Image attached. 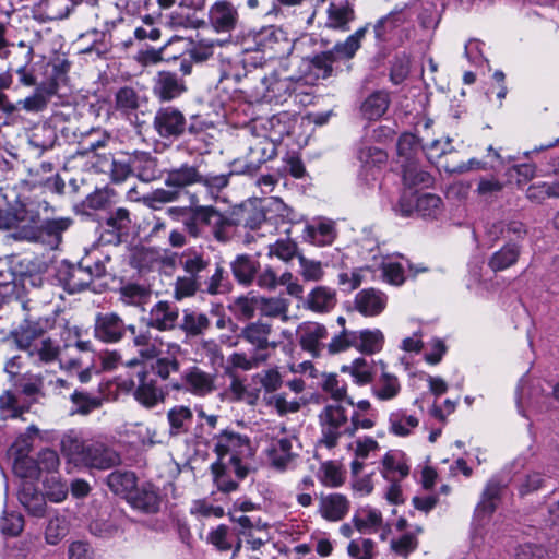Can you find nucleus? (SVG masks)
Returning <instances> with one entry per match:
<instances>
[{"label":"nucleus","mask_w":559,"mask_h":559,"mask_svg":"<svg viewBox=\"0 0 559 559\" xmlns=\"http://www.w3.org/2000/svg\"><path fill=\"white\" fill-rule=\"evenodd\" d=\"M210 22L216 32H229L237 22V11L225 1L216 2L210 10Z\"/></svg>","instance_id":"nucleus-22"},{"label":"nucleus","mask_w":559,"mask_h":559,"mask_svg":"<svg viewBox=\"0 0 559 559\" xmlns=\"http://www.w3.org/2000/svg\"><path fill=\"white\" fill-rule=\"evenodd\" d=\"M192 418L193 413L188 406L177 405L170 408L167 413L170 435L178 436L187 432Z\"/></svg>","instance_id":"nucleus-30"},{"label":"nucleus","mask_w":559,"mask_h":559,"mask_svg":"<svg viewBox=\"0 0 559 559\" xmlns=\"http://www.w3.org/2000/svg\"><path fill=\"white\" fill-rule=\"evenodd\" d=\"M13 469L16 475L23 478H37L38 468L37 462L27 455H16L13 464Z\"/></svg>","instance_id":"nucleus-57"},{"label":"nucleus","mask_w":559,"mask_h":559,"mask_svg":"<svg viewBox=\"0 0 559 559\" xmlns=\"http://www.w3.org/2000/svg\"><path fill=\"white\" fill-rule=\"evenodd\" d=\"M352 523L355 530L361 534L380 533L379 537L382 542H385L391 533V526L384 521L381 510L370 504L357 508Z\"/></svg>","instance_id":"nucleus-6"},{"label":"nucleus","mask_w":559,"mask_h":559,"mask_svg":"<svg viewBox=\"0 0 559 559\" xmlns=\"http://www.w3.org/2000/svg\"><path fill=\"white\" fill-rule=\"evenodd\" d=\"M519 255L520 248L516 245H507L491 255L488 265L493 272L503 271L512 266Z\"/></svg>","instance_id":"nucleus-36"},{"label":"nucleus","mask_w":559,"mask_h":559,"mask_svg":"<svg viewBox=\"0 0 559 559\" xmlns=\"http://www.w3.org/2000/svg\"><path fill=\"white\" fill-rule=\"evenodd\" d=\"M131 388L135 389V400L145 407H154L164 399L162 390L156 386L154 380L150 379L145 371L138 372L136 382L134 380L130 382Z\"/></svg>","instance_id":"nucleus-12"},{"label":"nucleus","mask_w":559,"mask_h":559,"mask_svg":"<svg viewBox=\"0 0 559 559\" xmlns=\"http://www.w3.org/2000/svg\"><path fill=\"white\" fill-rule=\"evenodd\" d=\"M154 127L160 136H177L186 129V118L174 107L162 108L155 115Z\"/></svg>","instance_id":"nucleus-8"},{"label":"nucleus","mask_w":559,"mask_h":559,"mask_svg":"<svg viewBox=\"0 0 559 559\" xmlns=\"http://www.w3.org/2000/svg\"><path fill=\"white\" fill-rule=\"evenodd\" d=\"M233 272L239 282L248 284L252 281L255 269L248 258L238 257L233 263Z\"/></svg>","instance_id":"nucleus-61"},{"label":"nucleus","mask_w":559,"mask_h":559,"mask_svg":"<svg viewBox=\"0 0 559 559\" xmlns=\"http://www.w3.org/2000/svg\"><path fill=\"white\" fill-rule=\"evenodd\" d=\"M91 282V274L82 267H73L69 273L66 287L70 293L83 290Z\"/></svg>","instance_id":"nucleus-55"},{"label":"nucleus","mask_w":559,"mask_h":559,"mask_svg":"<svg viewBox=\"0 0 559 559\" xmlns=\"http://www.w3.org/2000/svg\"><path fill=\"white\" fill-rule=\"evenodd\" d=\"M188 391L195 395H206L214 390V379L211 374L193 367L183 376Z\"/></svg>","instance_id":"nucleus-26"},{"label":"nucleus","mask_w":559,"mask_h":559,"mask_svg":"<svg viewBox=\"0 0 559 559\" xmlns=\"http://www.w3.org/2000/svg\"><path fill=\"white\" fill-rule=\"evenodd\" d=\"M71 401L76 406V412L81 414H88L93 409L100 406V400L95 396H91L84 392L75 391L71 395Z\"/></svg>","instance_id":"nucleus-63"},{"label":"nucleus","mask_w":559,"mask_h":559,"mask_svg":"<svg viewBox=\"0 0 559 559\" xmlns=\"http://www.w3.org/2000/svg\"><path fill=\"white\" fill-rule=\"evenodd\" d=\"M46 493L43 495L31 487H24L19 499L29 514L43 516L46 511Z\"/></svg>","instance_id":"nucleus-34"},{"label":"nucleus","mask_w":559,"mask_h":559,"mask_svg":"<svg viewBox=\"0 0 559 559\" xmlns=\"http://www.w3.org/2000/svg\"><path fill=\"white\" fill-rule=\"evenodd\" d=\"M341 372L349 374L357 385H366L373 380V369L365 358H355L349 365H343Z\"/></svg>","instance_id":"nucleus-31"},{"label":"nucleus","mask_w":559,"mask_h":559,"mask_svg":"<svg viewBox=\"0 0 559 559\" xmlns=\"http://www.w3.org/2000/svg\"><path fill=\"white\" fill-rule=\"evenodd\" d=\"M419 426V419L415 415L407 414L403 409L392 412L389 416V431L396 437H408Z\"/></svg>","instance_id":"nucleus-25"},{"label":"nucleus","mask_w":559,"mask_h":559,"mask_svg":"<svg viewBox=\"0 0 559 559\" xmlns=\"http://www.w3.org/2000/svg\"><path fill=\"white\" fill-rule=\"evenodd\" d=\"M415 206L421 216H436L441 211L442 201L436 194L425 193L417 197Z\"/></svg>","instance_id":"nucleus-51"},{"label":"nucleus","mask_w":559,"mask_h":559,"mask_svg":"<svg viewBox=\"0 0 559 559\" xmlns=\"http://www.w3.org/2000/svg\"><path fill=\"white\" fill-rule=\"evenodd\" d=\"M501 486L495 480L488 481L483 495L481 500L477 506L476 511L486 515H490L497 508Z\"/></svg>","instance_id":"nucleus-44"},{"label":"nucleus","mask_w":559,"mask_h":559,"mask_svg":"<svg viewBox=\"0 0 559 559\" xmlns=\"http://www.w3.org/2000/svg\"><path fill=\"white\" fill-rule=\"evenodd\" d=\"M400 383L396 377L383 372L379 380L378 388L374 389V395L381 401L394 399L400 392Z\"/></svg>","instance_id":"nucleus-48"},{"label":"nucleus","mask_w":559,"mask_h":559,"mask_svg":"<svg viewBox=\"0 0 559 559\" xmlns=\"http://www.w3.org/2000/svg\"><path fill=\"white\" fill-rule=\"evenodd\" d=\"M390 96L386 92L378 91L369 95L361 104V114L368 120H378L388 110Z\"/></svg>","instance_id":"nucleus-27"},{"label":"nucleus","mask_w":559,"mask_h":559,"mask_svg":"<svg viewBox=\"0 0 559 559\" xmlns=\"http://www.w3.org/2000/svg\"><path fill=\"white\" fill-rule=\"evenodd\" d=\"M17 343L21 348L26 349L32 357H37L39 361L50 362L53 361L59 354V347L49 338H40L29 341L28 332H23Z\"/></svg>","instance_id":"nucleus-13"},{"label":"nucleus","mask_w":559,"mask_h":559,"mask_svg":"<svg viewBox=\"0 0 559 559\" xmlns=\"http://www.w3.org/2000/svg\"><path fill=\"white\" fill-rule=\"evenodd\" d=\"M215 452L218 456L217 463L228 464L238 478L247 475V469L241 462L251 456L252 450L249 438L231 430H223L215 437Z\"/></svg>","instance_id":"nucleus-3"},{"label":"nucleus","mask_w":559,"mask_h":559,"mask_svg":"<svg viewBox=\"0 0 559 559\" xmlns=\"http://www.w3.org/2000/svg\"><path fill=\"white\" fill-rule=\"evenodd\" d=\"M319 479L325 487H340L345 481V471L338 463L328 461L320 466Z\"/></svg>","instance_id":"nucleus-39"},{"label":"nucleus","mask_w":559,"mask_h":559,"mask_svg":"<svg viewBox=\"0 0 559 559\" xmlns=\"http://www.w3.org/2000/svg\"><path fill=\"white\" fill-rule=\"evenodd\" d=\"M334 57L332 52H322L306 62L304 81L307 84H316L320 80L328 79L333 72Z\"/></svg>","instance_id":"nucleus-15"},{"label":"nucleus","mask_w":559,"mask_h":559,"mask_svg":"<svg viewBox=\"0 0 559 559\" xmlns=\"http://www.w3.org/2000/svg\"><path fill=\"white\" fill-rule=\"evenodd\" d=\"M289 131L288 129L284 128L278 132L277 139H261L259 140L254 145L250 147L249 155L252 163H265L276 155V146L274 141L281 140L284 134H287Z\"/></svg>","instance_id":"nucleus-33"},{"label":"nucleus","mask_w":559,"mask_h":559,"mask_svg":"<svg viewBox=\"0 0 559 559\" xmlns=\"http://www.w3.org/2000/svg\"><path fill=\"white\" fill-rule=\"evenodd\" d=\"M269 360V353H254L252 356L246 353H233L228 357V366L233 369L249 371L260 367Z\"/></svg>","instance_id":"nucleus-35"},{"label":"nucleus","mask_w":559,"mask_h":559,"mask_svg":"<svg viewBox=\"0 0 559 559\" xmlns=\"http://www.w3.org/2000/svg\"><path fill=\"white\" fill-rule=\"evenodd\" d=\"M70 532V523L66 515L55 514L45 527V540L48 545H58Z\"/></svg>","instance_id":"nucleus-32"},{"label":"nucleus","mask_w":559,"mask_h":559,"mask_svg":"<svg viewBox=\"0 0 559 559\" xmlns=\"http://www.w3.org/2000/svg\"><path fill=\"white\" fill-rule=\"evenodd\" d=\"M306 233L310 241L318 246L330 245L335 237L334 225L329 221L307 226Z\"/></svg>","instance_id":"nucleus-42"},{"label":"nucleus","mask_w":559,"mask_h":559,"mask_svg":"<svg viewBox=\"0 0 559 559\" xmlns=\"http://www.w3.org/2000/svg\"><path fill=\"white\" fill-rule=\"evenodd\" d=\"M365 28H360L352 34L344 43L335 46V51L346 58H352L360 47V40L365 36Z\"/></svg>","instance_id":"nucleus-60"},{"label":"nucleus","mask_w":559,"mask_h":559,"mask_svg":"<svg viewBox=\"0 0 559 559\" xmlns=\"http://www.w3.org/2000/svg\"><path fill=\"white\" fill-rule=\"evenodd\" d=\"M124 324L115 313H107L97 318L95 333L105 342H116L122 336Z\"/></svg>","instance_id":"nucleus-24"},{"label":"nucleus","mask_w":559,"mask_h":559,"mask_svg":"<svg viewBox=\"0 0 559 559\" xmlns=\"http://www.w3.org/2000/svg\"><path fill=\"white\" fill-rule=\"evenodd\" d=\"M299 343L302 349L312 356H319L322 349V342L328 337V330L318 322H304L297 329Z\"/></svg>","instance_id":"nucleus-11"},{"label":"nucleus","mask_w":559,"mask_h":559,"mask_svg":"<svg viewBox=\"0 0 559 559\" xmlns=\"http://www.w3.org/2000/svg\"><path fill=\"white\" fill-rule=\"evenodd\" d=\"M347 554L352 559H374L376 543L365 537L353 539L347 546Z\"/></svg>","instance_id":"nucleus-45"},{"label":"nucleus","mask_w":559,"mask_h":559,"mask_svg":"<svg viewBox=\"0 0 559 559\" xmlns=\"http://www.w3.org/2000/svg\"><path fill=\"white\" fill-rule=\"evenodd\" d=\"M128 330L134 335V345L140 347L139 354L143 358H157L155 370L160 378L167 379L170 373L179 370L178 358L182 352L178 344L153 338L148 333L136 334L134 325H129Z\"/></svg>","instance_id":"nucleus-2"},{"label":"nucleus","mask_w":559,"mask_h":559,"mask_svg":"<svg viewBox=\"0 0 559 559\" xmlns=\"http://www.w3.org/2000/svg\"><path fill=\"white\" fill-rule=\"evenodd\" d=\"M515 559H547L546 550L534 544L519 545L514 552Z\"/></svg>","instance_id":"nucleus-64"},{"label":"nucleus","mask_w":559,"mask_h":559,"mask_svg":"<svg viewBox=\"0 0 559 559\" xmlns=\"http://www.w3.org/2000/svg\"><path fill=\"white\" fill-rule=\"evenodd\" d=\"M209 323L207 317L203 313H187L183 317L182 329L191 335H197L207 329Z\"/></svg>","instance_id":"nucleus-56"},{"label":"nucleus","mask_w":559,"mask_h":559,"mask_svg":"<svg viewBox=\"0 0 559 559\" xmlns=\"http://www.w3.org/2000/svg\"><path fill=\"white\" fill-rule=\"evenodd\" d=\"M229 389L236 400L242 401L249 405H255L260 396L258 389L249 390L238 378L233 379Z\"/></svg>","instance_id":"nucleus-53"},{"label":"nucleus","mask_w":559,"mask_h":559,"mask_svg":"<svg viewBox=\"0 0 559 559\" xmlns=\"http://www.w3.org/2000/svg\"><path fill=\"white\" fill-rule=\"evenodd\" d=\"M23 527L24 520L19 513H5L0 521V530L5 535L16 536L23 531Z\"/></svg>","instance_id":"nucleus-62"},{"label":"nucleus","mask_w":559,"mask_h":559,"mask_svg":"<svg viewBox=\"0 0 559 559\" xmlns=\"http://www.w3.org/2000/svg\"><path fill=\"white\" fill-rule=\"evenodd\" d=\"M300 273L305 281H320L323 275V266L321 262L299 257Z\"/></svg>","instance_id":"nucleus-58"},{"label":"nucleus","mask_w":559,"mask_h":559,"mask_svg":"<svg viewBox=\"0 0 559 559\" xmlns=\"http://www.w3.org/2000/svg\"><path fill=\"white\" fill-rule=\"evenodd\" d=\"M384 340V334L379 329L355 331L356 349L366 355H373L381 352Z\"/></svg>","instance_id":"nucleus-23"},{"label":"nucleus","mask_w":559,"mask_h":559,"mask_svg":"<svg viewBox=\"0 0 559 559\" xmlns=\"http://www.w3.org/2000/svg\"><path fill=\"white\" fill-rule=\"evenodd\" d=\"M260 304L261 312L267 317L286 316L288 310V302L283 298H262Z\"/></svg>","instance_id":"nucleus-59"},{"label":"nucleus","mask_w":559,"mask_h":559,"mask_svg":"<svg viewBox=\"0 0 559 559\" xmlns=\"http://www.w3.org/2000/svg\"><path fill=\"white\" fill-rule=\"evenodd\" d=\"M403 179L404 182L409 187H415L417 185L428 186L431 181V178L428 173L424 171L416 160H412L408 163H403Z\"/></svg>","instance_id":"nucleus-46"},{"label":"nucleus","mask_w":559,"mask_h":559,"mask_svg":"<svg viewBox=\"0 0 559 559\" xmlns=\"http://www.w3.org/2000/svg\"><path fill=\"white\" fill-rule=\"evenodd\" d=\"M61 451L70 463L78 466L107 469L118 462L117 454L97 442H85L74 431L61 440Z\"/></svg>","instance_id":"nucleus-1"},{"label":"nucleus","mask_w":559,"mask_h":559,"mask_svg":"<svg viewBox=\"0 0 559 559\" xmlns=\"http://www.w3.org/2000/svg\"><path fill=\"white\" fill-rule=\"evenodd\" d=\"M349 509V499L338 492L322 495L319 499L318 512L329 522L343 520L348 514Z\"/></svg>","instance_id":"nucleus-9"},{"label":"nucleus","mask_w":559,"mask_h":559,"mask_svg":"<svg viewBox=\"0 0 559 559\" xmlns=\"http://www.w3.org/2000/svg\"><path fill=\"white\" fill-rule=\"evenodd\" d=\"M178 319V310L166 301L156 304L150 312V325L159 330L175 326Z\"/></svg>","instance_id":"nucleus-29"},{"label":"nucleus","mask_w":559,"mask_h":559,"mask_svg":"<svg viewBox=\"0 0 559 559\" xmlns=\"http://www.w3.org/2000/svg\"><path fill=\"white\" fill-rule=\"evenodd\" d=\"M296 442L295 437H284L273 440L267 449V456L271 464L278 469L286 468L297 455L294 449Z\"/></svg>","instance_id":"nucleus-14"},{"label":"nucleus","mask_w":559,"mask_h":559,"mask_svg":"<svg viewBox=\"0 0 559 559\" xmlns=\"http://www.w3.org/2000/svg\"><path fill=\"white\" fill-rule=\"evenodd\" d=\"M350 347L356 348L355 331L343 329L340 334L333 336L328 344V352L331 355L345 352Z\"/></svg>","instance_id":"nucleus-50"},{"label":"nucleus","mask_w":559,"mask_h":559,"mask_svg":"<svg viewBox=\"0 0 559 559\" xmlns=\"http://www.w3.org/2000/svg\"><path fill=\"white\" fill-rule=\"evenodd\" d=\"M426 155L431 163H436L439 168H443L442 164H449L448 162H442L441 158L444 154L451 152V145L449 139L442 140H433L431 143L425 146Z\"/></svg>","instance_id":"nucleus-54"},{"label":"nucleus","mask_w":559,"mask_h":559,"mask_svg":"<svg viewBox=\"0 0 559 559\" xmlns=\"http://www.w3.org/2000/svg\"><path fill=\"white\" fill-rule=\"evenodd\" d=\"M237 537L226 525H218L207 535V540L219 551H228L235 549Z\"/></svg>","instance_id":"nucleus-43"},{"label":"nucleus","mask_w":559,"mask_h":559,"mask_svg":"<svg viewBox=\"0 0 559 559\" xmlns=\"http://www.w3.org/2000/svg\"><path fill=\"white\" fill-rule=\"evenodd\" d=\"M227 466L229 465L225 463H214L212 465V472L214 474L216 486L221 491L224 492H229L237 488V483L230 479V476L235 473Z\"/></svg>","instance_id":"nucleus-49"},{"label":"nucleus","mask_w":559,"mask_h":559,"mask_svg":"<svg viewBox=\"0 0 559 559\" xmlns=\"http://www.w3.org/2000/svg\"><path fill=\"white\" fill-rule=\"evenodd\" d=\"M132 168L138 173L139 178L146 182L156 179L159 175L156 159L145 153L134 156Z\"/></svg>","instance_id":"nucleus-40"},{"label":"nucleus","mask_w":559,"mask_h":559,"mask_svg":"<svg viewBox=\"0 0 559 559\" xmlns=\"http://www.w3.org/2000/svg\"><path fill=\"white\" fill-rule=\"evenodd\" d=\"M381 474L384 478L395 481L409 474V464L406 455L399 450H391L382 459Z\"/></svg>","instance_id":"nucleus-16"},{"label":"nucleus","mask_w":559,"mask_h":559,"mask_svg":"<svg viewBox=\"0 0 559 559\" xmlns=\"http://www.w3.org/2000/svg\"><path fill=\"white\" fill-rule=\"evenodd\" d=\"M258 45L263 52H271L270 57L289 51L290 43L286 34L280 28H265L259 35Z\"/></svg>","instance_id":"nucleus-18"},{"label":"nucleus","mask_w":559,"mask_h":559,"mask_svg":"<svg viewBox=\"0 0 559 559\" xmlns=\"http://www.w3.org/2000/svg\"><path fill=\"white\" fill-rule=\"evenodd\" d=\"M272 325L263 321H255L247 324L240 332V336L254 347V353L274 352L278 342L271 340Z\"/></svg>","instance_id":"nucleus-7"},{"label":"nucleus","mask_w":559,"mask_h":559,"mask_svg":"<svg viewBox=\"0 0 559 559\" xmlns=\"http://www.w3.org/2000/svg\"><path fill=\"white\" fill-rule=\"evenodd\" d=\"M183 82L175 73L159 72L155 80L154 93L162 100H170L185 92Z\"/></svg>","instance_id":"nucleus-20"},{"label":"nucleus","mask_w":559,"mask_h":559,"mask_svg":"<svg viewBox=\"0 0 559 559\" xmlns=\"http://www.w3.org/2000/svg\"><path fill=\"white\" fill-rule=\"evenodd\" d=\"M326 27L346 32L349 29L348 24L354 20L355 13L352 5L346 2H331L326 11Z\"/></svg>","instance_id":"nucleus-21"},{"label":"nucleus","mask_w":559,"mask_h":559,"mask_svg":"<svg viewBox=\"0 0 559 559\" xmlns=\"http://www.w3.org/2000/svg\"><path fill=\"white\" fill-rule=\"evenodd\" d=\"M336 305V294L325 286H318L307 297V306L314 312H328Z\"/></svg>","instance_id":"nucleus-28"},{"label":"nucleus","mask_w":559,"mask_h":559,"mask_svg":"<svg viewBox=\"0 0 559 559\" xmlns=\"http://www.w3.org/2000/svg\"><path fill=\"white\" fill-rule=\"evenodd\" d=\"M107 484L115 493L129 498L135 489L136 478L132 472H112L108 475Z\"/></svg>","instance_id":"nucleus-37"},{"label":"nucleus","mask_w":559,"mask_h":559,"mask_svg":"<svg viewBox=\"0 0 559 559\" xmlns=\"http://www.w3.org/2000/svg\"><path fill=\"white\" fill-rule=\"evenodd\" d=\"M321 442L328 447L336 445L343 435H347L349 418L346 408L340 403L328 404L320 413Z\"/></svg>","instance_id":"nucleus-5"},{"label":"nucleus","mask_w":559,"mask_h":559,"mask_svg":"<svg viewBox=\"0 0 559 559\" xmlns=\"http://www.w3.org/2000/svg\"><path fill=\"white\" fill-rule=\"evenodd\" d=\"M202 180L201 175L197 168L192 166H182L178 169L171 170L165 182L168 187L183 188L189 185L200 182Z\"/></svg>","instance_id":"nucleus-38"},{"label":"nucleus","mask_w":559,"mask_h":559,"mask_svg":"<svg viewBox=\"0 0 559 559\" xmlns=\"http://www.w3.org/2000/svg\"><path fill=\"white\" fill-rule=\"evenodd\" d=\"M231 521L238 525L234 556L240 551L242 542H245L251 550L255 551L272 539L271 525L263 522L260 518L235 515L231 513Z\"/></svg>","instance_id":"nucleus-4"},{"label":"nucleus","mask_w":559,"mask_h":559,"mask_svg":"<svg viewBox=\"0 0 559 559\" xmlns=\"http://www.w3.org/2000/svg\"><path fill=\"white\" fill-rule=\"evenodd\" d=\"M423 533L421 526H416L413 532L405 533L390 542V549L402 557H407L418 547L417 536Z\"/></svg>","instance_id":"nucleus-41"},{"label":"nucleus","mask_w":559,"mask_h":559,"mask_svg":"<svg viewBox=\"0 0 559 559\" xmlns=\"http://www.w3.org/2000/svg\"><path fill=\"white\" fill-rule=\"evenodd\" d=\"M322 388L337 403L342 402V401H346L347 404L354 405V401L347 396L346 384L344 382H342L341 380H338L336 374L325 376Z\"/></svg>","instance_id":"nucleus-47"},{"label":"nucleus","mask_w":559,"mask_h":559,"mask_svg":"<svg viewBox=\"0 0 559 559\" xmlns=\"http://www.w3.org/2000/svg\"><path fill=\"white\" fill-rule=\"evenodd\" d=\"M68 491L67 484L56 476H51L45 483V493L51 502H62L68 497Z\"/></svg>","instance_id":"nucleus-52"},{"label":"nucleus","mask_w":559,"mask_h":559,"mask_svg":"<svg viewBox=\"0 0 559 559\" xmlns=\"http://www.w3.org/2000/svg\"><path fill=\"white\" fill-rule=\"evenodd\" d=\"M58 84L55 81L38 86L28 97L19 102L27 112H39L46 109L50 98L57 94Z\"/></svg>","instance_id":"nucleus-19"},{"label":"nucleus","mask_w":559,"mask_h":559,"mask_svg":"<svg viewBox=\"0 0 559 559\" xmlns=\"http://www.w3.org/2000/svg\"><path fill=\"white\" fill-rule=\"evenodd\" d=\"M386 304V295L374 288L360 290L354 299L355 309L364 317L379 316L385 309Z\"/></svg>","instance_id":"nucleus-10"},{"label":"nucleus","mask_w":559,"mask_h":559,"mask_svg":"<svg viewBox=\"0 0 559 559\" xmlns=\"http://www.w3.org/2000/svg\"><path fill=\"white\" fill-rule=\"evenodd\" d=\"M131 506L146 513H155L159 510L160 497L158 490L152 484H144L135 489L128 498Z\"/></svg>","instance_id":"nucleus-17"}]
</instances>
